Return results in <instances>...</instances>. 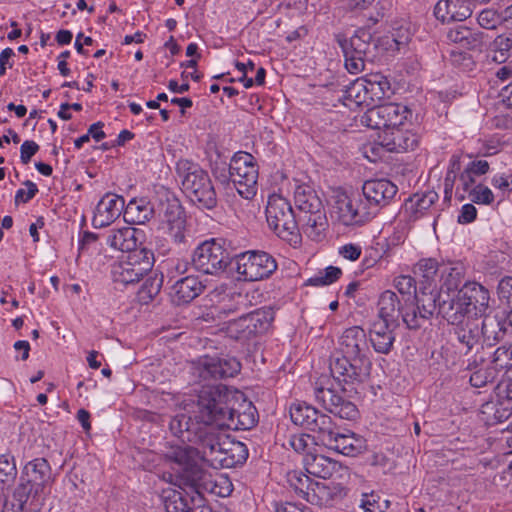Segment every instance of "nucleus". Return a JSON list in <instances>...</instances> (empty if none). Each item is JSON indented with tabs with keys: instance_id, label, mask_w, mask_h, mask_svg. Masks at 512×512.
Instances as JSON below:
<instances>
[{
	"instance_id": "nucleus-30",
	"label": "nucleus",
	"mask_w": 512,
	"mask_h": 512,
	"mask_svg": "<svg viewBox=\"0 0 512 512\" xmlns=\"http://www.w3.org/2000/svg\"><path fill=\"white\" fill-rule=\"evenodd\" d=\"M332 213L343 225H359L354 197H350L345 193H338L334 197Z\"/></svg>"
},
{
	"instance_id": "nucleus-61",
	"label": "nucleus",
	"mask_w": 512,
	"mask_h": 512,
	"mask_svg": "<svg viewBox=\"0 0 512 512\" xmlns=\"http://www.w3.org/2000/svg\"><path fill=\"white\" fill-rule=\"evenodd\" d=\"M494 378L493 373L486 369H479L473 372L470 376V383L472 386L480 388L485 386Z\"/></svg>"
},
{
	"instance_id": "nucleus-16",
	"label": "nucleus",
	"mask_w": 512,
	"mask_h": 512,
	"mask_svg": "<svg viewBox=\"0 0 512 512\" xmlns=\"http://www.w3.org/2000/svg\"><path fill=\"white\" fill-rule=\"evenodd\" d=\"M248 457V450L244 443L231 439H224L222 446L210 464L215 469L233 468L243 464Z\"/></svg>"
},
{
	"instance_id": "nucleus-52",
	"label": "nucleus",
	"mask_w": 512,
	"mask_h": 512,
	"mask_svg": "<svg viewBox=\"0 0 512 512\" xmlns=\"http://www.w3.org/2000/svg\"><path fill=\"white\" fill-rule=\"evenodd\" d=\"M402 319L409 329H418L429 320L421 311H418L417 305L406 306L402 311Z\"/></svg>"
},
{
	"instance_id": "nucleus-37",
	"label": "nucleus",
	"mask_w": 512,
	"mask_h": 512,
	"mask_svg": "<svg viewBox=\"0 0 512 512\" xmlns=\"http://www.w3.org/2000/svg\"><path fill=\"white\" fill-rule=\"evenodd\" d=\"M399 305L400 301L393 291H384L378 300V317L376 320L398 323Z\"/></svg>"
},
{
	"instance_id": "nucleus-22",
	"label": "nucleus",
	"mask_w": 512,
	"mask_h": 512,
	"mask_svg": "<svg viewBox=\"0 0 512 512\" xmlns=\"http://www.w3.org/2000/svg\"><path fill=\"white\" fill-rule=\"evenodd\" d=\"M143 235V231L130 226L113 228L107 232L106 243L112 249L130 254L131 251L139 250L138 245H142Z\"/></svg>"
},
{
	"instance_id": "nucleus-28",
	"label": "nucleus",
	"mask_w": 512,
	"mask_h": 512,
	"mask_svg": "<svg viewBox=\"0 0 512 512\" xmlns=\"http://www.w3.org/2000/svg\"><path fill=\"white\" fill-rule=\"evenodd\" d=\"M472 10L460 0H439L434 8V15L442 22L458 21L463 22L469 18Z\"/></svg>"
},
{
	"instance_id": "nucleus-51",
	"label": "nucleus",
	"mask_w": 512,
	"mask_h": 512,
	"mask_svg": "<svg viewBox=\"0 0 512 512\" xmlns=\"http://www.w3.org/2000/svg\"><path fill=\"white\" fill-rule=\"evenodd\" d=\"M494 370H509L512 368V345L501 346L496 349L492 359Z\"/></svg>"
},
{
	"instance_id": "nucleus-47",
	"label": "nucleus",
	"mask_w": 512,
	"mask_h": 512,
	"mask_svg": "<svg viewBox=\"0 0 512 512\" xmlns=\"http://www.w3.org/2000/svg\"><path fill=\"white\" fill-rule=\"evenodd\" d=\"M354 200L359 225H363L377 215L376 207L368 201L367 196H364L363 193L354 196Z\"/></svg>"
},
{
	"instance_id": "nucleus-57",
	"label": "nucleus",
	"mask_w": 512,
	"mask_h": 512,
	"mask_svg": "<svg viewBox=\"0 0 512 512\" xmlns=\"http://www.w3.org/2000/svg\"><path fill=\"white\" fill-rule=\"evenodd\" d=\"M160 291V283L155 279H147L139 290L141 301L148 302L152 300Z\"/></svg>"
},
{
	"instance_id": "nucleus-60",
	"label": "nucleus",
	"mask_w": 512,
	"mask_h": 512,
	"mask_svg": "<svg viewBox=\"0 0 512 512\" xmlns=\"http://www.w3.org/2000/svg\"><path fill=\"white\" fill-rule=\"evenodd\" d=\"M459 158L457 156H453L450 160V169L447 172V175L445 177L444 181V190H445V197L450 198L452 194L453 189V183L455 179V170L459 169Z\"/></svg>"
},
{
	"instance_id": "nucleus-45",
	"label": "nucleus",
	"mask_w": 512,
	"mask_h": 512,
	"mask_svg": "<svg viewBox=\"0 0 512 512\" xmlns=\"http://www.w3.org/2000/svg\"><path fill=\"white\" fill-rule=\"evenodd\" d=\"M512 34L498 35L490 44V56L492 61L496 63H504L511 54Z\"/></svg>"
},
{
	"instance_id": "nucleus-40",
	"label": "nucleus",
	"mask_w": 512,
	"mask_h": 512,
	"mask_svg": "<svg viewBox=\"0 0 512 512\" xmlns=\"http://www.w3.org/2000/svg\"><path fill=\"white\" fill-rule=\"evenodd\" d=\"M371 103L388 96L391 91L390 82L381 73H371L363 77Z\"/></svg>"
},
{
	"instance_id": "nucleus-17",
	"label": "nucleus",
	"mask_w": 512,
	"mask_h": 512,
	"mask_svg": "<svg viewBox=\"0 0 512 512\" xmlns=\"http://www.w3.org/2000/svg\"><path fill=\"white\" fill-rule=\"evenodd\" d=\"M319 440L327 447L346 456H356L364 449V442L360 437L354 433H339L333 422H331L329 433L320 436Z\"/></svg>"
},
{
	"instance_id": "nucleus-42",
	"label": "nucleus",
	"mask_w": 512,
	"mask_h": 512,
	"mask_svg": "<svg viewBox=\"0 0 512 512\" xmlns=\"http://www.w3.org/2000/svg\"><path fill=\"white\" fill-rule=\"evenodd\" d=\"M253 337L263 334L271 327L275 312L271 307H263L246 315Z\"/></svg>"
},
{
	"instance_id": "nucleus-10",
	"label": "nucleus",
	"mask_w": 512,
	"mask_h": 512,
	"mask_svg": "<svg viewBox=\"0 0 512 512\" xmlns=\"http://www.w3.org/2000/svg\"><path fill=\"white\" fill-rule=\"evenodd\" d=\"M412 115L411 110L400 103H386L369 108L361 122L372 129L392 130L402 126Z\"/></svg>"
},
{
	"instance_id": "nucleus-63",
	"label": "nucleus",
	"mask_w": 512,
	"mask_h": 512,
	"mask_svg": "<svg viewBox=\"0 0 512 512\" xmlns=\"http://www.w3.org/2000/svg\"><path fill=\"white\" fill-rule=\"evenodd\" d=\"M39 150V145L31 140H26L23 142L20 148V159L23 164H28L31 158L37 153Z\"/></svg>"
},
{
	"instance_id": "nucleus-26",
	"label": "nucleus",
	"mask_w": 512,
	"mask_h": 512,
	"mask_svg": "<svg viewBox=\"0 0 512 512\" xmlns=\"http://www.w3.org/2000/svg\"><path fill=\"white\" fill-rule=\"evenodd\" d=\"M459 292L474 316H481L485 313L490 295L484 286L477 282H467L459 289Z\"/></svg>"
},
{
	"instance_id": "nucleus-62",
	"label": "nucleus",
	"mask_w": 512,
	"mask_h": 512,
	"mask_svg": "<svg viewBox=\"0 0 512 512\" xmlns=\"http://www.w3.org/2000/svg\"><path fill=\"white\" fill-rule=\"evenodd\" d=\"M31 490L32 487L28 481L27 483H20L14 490L13 496L18 501V509L20 511H24V505L28 499Z\"/></svg>"
},
{
	"instance_id": "nucleus-9",
	"label": "nucleus",
	"mask_w": 512,
	"mask_h": 512,
	"mask_svg": "<svg viewBox=\"0 0 512 512\" xmlns=\"http://www.w3.org/2000/svg\"><path fill=\"white\" fill-rule=\"evenodd\" d=\"M277 267L275 258L265 251H246L236 257V272L245 281L267 279Z\"/></svg>"
},
{
	"instance_id": "nucleus-6",
	"label": "nucleus",
	"mask_w": 512,
	"mask_h": 512,
	"mask_svg": "<svg viewBox=\"0 0 512 512\" xmlns=\"http://www.w3.org/2000/svg\"><path fill=\"white\" fill-rule=\"evenodd\" d=\"M202 412L201 407V393L199 394L198 401L195 409V418L200 420V426L194 433L192 443L198 445L201 449L202 458L209 465L212 459L217 454L219 448L222 446L224 439H227L228 435L223 431L225 427H220L216 424L214 419H208L210 415L200 417Z\"/></svg>"
},
{
	"instance_id": "nucleus-18",
	"label": "nucleus",
	"mask_w": 512,
	"mask_h": 512,
	"mask_svg": "<svg viewBox=\"0 0 512 512\" xmlns=\"http://www.w3.org/2000/svg\"><path fill=\"white\" fill-rule=\"evenodd\" d=\"M163 206L161 218L163 228L175 243H184L186 241V219L181 205L173 201Z\"/></svg>"
},
{
	"instance_id": "nucleus-8",
	"label": "nucleus",
	"mask_w": 512,
	"mask_h": 512,
	"mask_svg": "<svg viewBox=\"0 0 512 512\" xmlns=\"http://www.w3.org/2000/svg\"><path fill=\"white\" fill-rule=\"evenodd\" d=\"M191 264L195 270L203 274L217 276L226 270L229 254L220 241L206 240L194 250Z\"/></svg>"
},
{
	"instance_id": "nucleus-59",
	"label": "nucleus",
	"mask_w": 512,
	"mask_h": 512,
	"mask_svg": "<svg viewBox=\"0 0 512 512\" xmlns=\"http://www.w3.org/2000/svg\"><path fill=\"white\" fill-rule=\"evenodd\" d=\"M23 184L27 187V190L19 189L16 192V195H15V203L16 204H18L20 202L27 203L32 198H34L35 195L38 193L37 185L35 183H33L32 181L26 180Z\"/></svg>"
},
{
	"instance_id": "nucleus-39",
	"label": "nucleus",
	"mask_w": 512,
	"mask_h": 512,
	"mask_svg": "<svg viewBox=\"0 0 512 512\" xmlns=\"http://www.w3.org/2000/svg\"><path fill=\"white\" fill-rule=\"evenodd\" d=\"M507 323L503 316H490L484 317L481 327V332L485 340L492 345L491 342H498L502 340L506 334Z\"/></svg>"
},
{
	"instance_id": "nucleus-4",
	"label": "nucleus",
	"mask_w": 512,
	"mask_h": 512,
	"mask_svg": "<svg viewBox=\"0 0 512 512\" xmlns=\"http://www.w3.org/2000/svg\"><path fill=\"white\" fill-rule=\"evenodd\" d=\"M176 171L181 178L183 192L199 207L212 209L217 204V195L208 172L197 163L180 159Z\"/></svg>"
},
{
	"instance_id": "nucleus-19",
	"label": "nucleus",
	"mask_w": 512,
	"mask_h": 512,
	"mask_svg": "<svg viewBox=\"0 0 512 512\" xmlns=\"http://www.w3.org/2000/svg\"><path fill=\"white\" fill-rule=\"evenodd\" d=\"M125 201L123 197L107 193L98 202L93 216V225L102 228L114 222L123 212Z\"/></svg>"
},
{
	"instance_id": "nucleus-46",
	"label": "nucleus",
	"mask_w": 512,
	"mask_h": 512,
	"mask_svg": "<svg viewBox=\"0 0 512 512\" xmlns=\"http://www.w3.org/2000/svg\"><path fill=\"white\" fill-rule=\"evenodd\" d=\"M227 334L230 338L239 341H246L251 339L253 335L247 316L243 315L238 319L229 322L227 326Z\"/></svg>"
},
{
	"instance_id": "nucleus-56",
	"label": "nucleus",
	"mask_w": 512,
	"mask_h": 512,
	"mask_svg": "<svg viewBox=\"0 0 512 512\" xmlns=\"http://www.w3.org/2000/svg\"><path fill=\"white\" fill-rule=\"evenodd\" d=\"M394 287L402 295H416V283L409 275H399L394 279Z\"/></svg>"
},
{
	"instance_id": "nucleus-2",
	"label": "nucleus",
	"mask_w": 512,
	"mask_h": 512,
	"mask_svg": "<svg viewBox=\"0 0 512 512\" xmlns=\"http://www.w3.org/2000/svg\"><path fill=\"white\" fill-rule=\"evenodd\" d=\"M338 344L341 356L331 360L330 372L340 385H349L353 389L370 375L372 362L367 335L361 327L353 326L344 330ZM343 390L348 389L343 387Z\"/></svg>"
},
{
	"instance_id": "nucleus-23",
	"label": "nucleus",
	"mask_w": 512,
	"mask_h": 512,
	"mask_svg": "<svg viewBox=\"0 0 512 512\" xmlns=\"http://www.w3.org/2000/svg\"><path fill=\"white\" fill-rule=\"evenodd\" d=\"M305 471L315 477L327 479L334 473L345 470L340 463L323 454L307 452L303 457Z\"/></svg>"
},
{
	"instance_id": "nucleus-32",
	"label": "nucleus",
	"mask_w": 512,
	"mask_h": 512,
	"mask_svg": "<svg viewBox=\"0 0 512 512\" xmlns=\"http://www.w3.org/2000/svg\"><path fill=\"white\" fill-rule=\"evenodd\" d=\"M154 214L152 204L145 198L132 199L124 206V219L131 224H144Z\"/></svg>"
},
{
	"instance_id": "nucleus-50",
	"label": "nucleus",
	"mask_w": 512,
	"mask_h": 512,
	"mask_svg": "<svg viewBox=\"0 0 512 512\" xmlns=\"http://www.w3.org/2000/svg\"><path fill=\"white\" fill-rule=\"evenodd\" d=\"M440 268L436 259L425 258L416 264L414 273L429 282L434 279Z\"/></svg>"
},
{
	"instance_id": "nucleus-7",
	"label": "nucleus",
	"mask_w": 512,
	"mask_h": 512,
	"mask_svg": "<svg viewBox=\"0 0 512 512\" xmlns=\"http://www.w3.org/2000/svg\"><path fill=\"white\" fill-rule=\"evenodd\" d=\"M258 166L253 155L237 152L229 164V177L239 195L251 199L257 192Z\"/></svg>"
},
{
	"instance_id": "nucleus-5",
	"label": "nucleus",
	"mask_w": 512,
	"mask_h": 512,
	"mask_svg": "<svg viewBox=\"0 0 512 512\" xmlns=\"http://www.w3.org/2000/svg\"><path fill=\"white\" fill-rule=\"evenodd\" d=\"M154 265V254L145 246L131 251L125 259L113 265L112 276L117 283L124 285L139 282Z\"/></svg>"
},
{
	"instance_id": "nucleus-13",
	"label": "nucleus",
	"mask_w": 512,
	"mask_h": 512,
	"mask_svg": "<svg viewBox=\"0 0 512 512\" xmlns=\"http://www.w3.org/2000/svg\"><path fill=\"white\" fill-rule=\"evenodd\" d=\"M290 417L295 425L301 426L307 430L318 433L320 436L327 435L331 427L332 419L330 416L320 413L316 408L306 402L293 403L290 406Z\"/></svg>"
},
{
	"instance_id": "nucleus-44",
	"label": "nucleus",
	"mask_w": 512,
	"mask_h": 512,
	"mask_svg": "<svg viewBox=\"0 0 512 512\" xmlns=\"http://www.w3.org/2000/svg\"><path fill=\"white\" fill-rule=\"evenodd\" d=\"M416 305L418 311L424 314V317L430 319L435 311L439 310L440 292L437 289H432L429 292L421 291L415 295Z\"/></svg>"
},
{
	"instance_id": "nucleus-20",
	"label": "nucleus",
	"mask_w": 512,
	"mask_h": 512,
	"mask_svg": "<svg viewBox=\"0 0 512 512\" xmlns=\"http://www.w3.org/2000/svg\"><path fill=\"white\" fill-rule=\"evenodd\" d=\"M379 143L388 152L401 153L414 150L418 146L419 138L412 131L398 127L382 131L379 134Z\"/></svg>"
},
{
	"instance_id": "nucleus-41",
	"label": "nucleus",
	"mask_w": 512,
	"mask_h": 512,
	"mask_svg": "<svg viewBox=\"0 0 512 512\" xmlns=\"http://www.w3.org/2000/svg\"><path fill=\"white\" fill-rule=\"evenodd\" d=\"M442 289L449 291L457 290L464 279V266L461 262L442 265L440 268Z\"/></svg>"
},
{
	"instance_id": "nucleus-48",
	"label": "nucleus",
	"mask_w": 512,
	"mask_h": 512,
	"mask_svg": "<svg viewBox=\"0 0 512 512\" xmlns=\"http://www.w3.org/2000/svg\"><path fill=\"white\" fill-rule=\"evenodd\" d=\"M17 476V468L14 457L10 454L0 456V483L10 486Z\"/></svg>"
},
{
	"instance_id": "nucleus-27",
	"label": "nucleus",
	"mask_w": 512,
	"mask_h": 512,
	"mask_svg": "<svg viewBox=\"0 0 512 512\" xmlns=\"http://www.w3.org/2000/svg\"><path fill=\"white\" fill-rule=\"evenodd\" d=\"M446 38L451 43L458 44L469 50H474L482 47L484 34L469 28L463 23H457L447 30Z\"/></svg>"
},
{
	"instance_id": "nucleus-54",
	"label": "nucleus",
	"mask_w": 512,
	"mask_h": 512,
	"mask_svg": "<svg viewBox=\"0 0 512 512\" xmlns=\"http://www.w3.org/2000/svg\"><path fill=\"white\" fill-rule=\"evenodd\" d=\"M313 444V438L304 433L291 435L287 441V445L297 453L305 454L311 452L309 449Z\"/></svg>"
},
{
	"instance_id": "nucleus-31",
	"label": "nucleus",
	"mask_w": 512,
	"mask_h": 512,
	"mask_svg": "<svg viewBox=\"0 0 512 512\" xmlns=\"http://www.w3.org/2000/svg\"><path fill=\"white\" fill-rule=\"evenodd\" d=\"M315 505L332 506L343 500L347 495V489L339 483H318L315 482Z\"/></svg>"
},
{
	"instance_id": "nucleus-15",
	"label": "nucleus",
	"mask_w": 512,
	"mask_h": 512,
	"mask_svg": "<svg viewBox=\"0 0 512 512\" xmlns=\"http://www.w3.org/2000/svg\"><path fill=\"white\" fill-rule=\"evenodd\" d=\"M165 509L167 512H212L198 491H193L192 494L178 490L170 491L165 496Z\"/></svg>"
},
{
	"instance_id": "nucleus-24",
	"label": "nucleus",
	"mask_w": 512,
	"mask_h": 512,
	"mask_svg": "<svg viewBox=\"0 0 512 512\" xmlns=\"http://www.w3.org/2000/svg\"><path fill=\"white\" fill-rule=\"evenodd\" d=\"M398 323H390L383 320H374L370 326L369 337L374 350L377 353L388 354L395 342L394 330Z\"/></svg>"
},
{
	"instance_id": "nucleus-11",
	"label": "nucleus",
	"mask_w": 512,
	"mask_h": 512,
	"mask_svg": "<svg viewBox=\"0 0 512 512\" xmlns=\"http://www.w3.org/2000/svg\"><path fill=\"white\" fill-rule=\"evenodd\" d=\"M240 369L241 364L234 357L205 355L193 362V373L202 380L234 377Z\"/></svg>"
},
{
	"instance_id": "nucleus-55",
	"label": "nucleus",
	"mask_w": 512,
	"mask_h": 512,
	"mask_svg": "<svg viewBox=\"0 0 512 512\" xmlns=\"http://www.w3.org/2000/svg\"><path fill=\"white\" fill-rule=\"evenodd\" d=\"M479 25L485 29H495L497 25L502 22L501 14L493 9L482 10L477 17Z\"/></svg>"
},
{
	"instance_id": "nucleus-33",
	"label": "nucleus",
	"mask_w": 512,
	"mask_h": 512,
	"mask_svg": "<svg viewBox=\"0 0 512 512\" xmlns=\"http://www.w3.org/2000/svg\"><path fill=\"white\" fill-rule=\"evenodd\" d=\"M341 92L342 95L339 97V100L346 107L352 108V105L360 106L365 104L368 106L371 104L363 77L354 80L349 86H345Z\"/></svg>"
},
{
	"instance_id": "nucleus-36",
	"label": "nucleus",
	"mask_w": 512,
	"mask_h": 512,
	"mask_svg": "<svg viewBox=\"0 0 512 512\" xmlns=\"http://www.w3.org/2000/svg\"><path fill=\"white\" fill-rule=\"evenodd\" d=\"M25 473L29 477L28 482L45 488L52 482L51 467L45 458H36L27 463Z\"/></svg>"
},
{
	"instance_id": "nucleus-14",
	"label": "nucleus",
	"mask_w": 512,
	"mask_h": 512,
	"mask_svg": "<svg viewBox=\"0 0 512 512\" xmlns=\"http://www.w3.org/2000/svg\"><path fill=\"white\" fill-rule=\"evenodd\" d=\"M316 401L328 412L338 416L341 419L354 420L358 416L356 405L344 399L334 389L325 387L317 383L314 388Z\"/></svg>"
},
{
	"instance_id": "nucleus-53",
	"label": "nucleus",
	"mask_w": 512,
	"mask_h": 512,
	"mask_svg": "<svg viewBox=\"0 0 512 512\" xmlns=\"http://www.w3.org/2000/svg\"><path fill=\"white\" fill-rule=\"evenodd\" d=\"M469 198L476 204L490 205L494 201V194L489 187L478 184L469 191Z\"/></svg>"
},
{
	"instance_id": "nucleus-64",
	"label": "nucleus",
	"mask_w": 512,
	"mask_h": 512,
	"mask_svg": "<svg viewBox=\"0 0 512 512\" xmlns=\"http://www.w3.org/2000/svg\"><path fill=\"white\" fill-rule=\"evenodd\" d=\"M477 217V209L473 204H465L462 206L461 211L458 215V223L468 224L473 222Z\"/></svg>"
},
{
	"instance_id": "nucleus-25",
	"label": "nucleus",
	"mask_w": 512,
	"mask_h": 512,
	"mask_svg": "<svg viewBox=\"0 0 512 512\" xmlns=\"http://www.w3.org/2000/svg\"><path fill=\"white\" fill-rule=\"evenodd\" d=\"M204 288L205 286L197 276L182 277L171 286V301L176 305L188 304L198 297Z\"/></svg>"
},
{
	"instance_id": "nucleus-35",
	"label": "nucleus",
	"mask_w": 512,
	"mask_h": 512,
	"mask_svg": "<svg viewBox=\"0 0 512 512\" xmlns=\"http://www.w3.org/2000/svg\"><path fill=\"white\" fill-rule=\"evenodd\" d=\"M453 334L458 348L465 354L470 352L479 341L478 325L474 322L467 321L465 323L454 325Z\"/></svg>"
},
{
	"instance_id": "nucleus-58",
	"label": "nucleus",
	"mask_w": 512,
	"mask_h": 512,
	"mask_svg": "<svg viewBox=\"0 0 512 512\" xmlns=\"http://www.w3.org/2000/svg\"><path fill=\"white\" fill-rule=\"evenodd\" d=\"M498 296L501 301L512 308V277H504L498 284Z\"/></svg>"
},
{
	"instance_id": "nucleus-21",
	"label": "nucleus",
	"mask_w": 512,
	"mask_h": 512,
	"mask_svg": "<svg viewBox=\"0 0 512 512\" xmlns=\"http://www.w3.org/2000/svg\"><path fill=\"white\" fill-rule=\"evenodd\" d=\"M397 191V186L387 179L367 180L362 186L363 195L367 196L368 201L378 212L389 205Z\"/></svg>"
},
{
	"instance_id": "nucleus-43",
	"label": "nucleus",
	"mask_w": 512,
	"mask_h": 512,
	"mask_svg": "<svg viewBox=\"0 0 512 512\" xmlns=\"http://www.w3.org/2000/svg\"><path fill=\"white\" fill-rule=\"evenodd\" d=\"M438 200L435 191H428L423 194H415L405 205L406 211L411 213L414 219L419 218Z\"/></svg>"
},
{
	"instance_id": "nucleus-3",
	"label": "nucleus",
	"mask_w": 512,
	"mask_h": 512,
	"mask_svg": "<svg viewBox=\"0 0 512 512\" xmlns=\"http://www.w3.org/2000/svg\"><path fill=\"white\" fill-rule=\"evenodd\" d=\"M200 417L214 419L220 427L230 430H249L257 423L256 408L251 402H244L241 405L242 410L235 409L232 405V399L221 386L205 387L201 390Z\"/></svg>"
},
{
	"instance_id": "nucleus-1",
	"label": "nucleus",
	"mask_w": 512,
	"mask_h": 512,
	"mask_svg": "<svg viewBox=\"0 0 512 512\" xmlns=\"http://www.w3.org/2000/svg\"><path fill=\"white\" fill-rule=\"evenodd\" d=\"M294 201L297 216L287 199L277 194L269 196L265 211L268 226L290 244L300 242V228L311 240H322L328 228V220L316 192L308 186H299Z\"/></svg>"
},
{
	"instance_id": "nucleus-38",
	"label": "nucleus",
	"mask_w": 512,
	"mask_h": 512,
	"mask_svg": "<svg viewBox=\"0 0 512 512\" xmlns=\"http://www.w3.org/2000/svg\"><path fill=\"white\" fill-rule=\"evenodd\" d=\"M287 480L290 487L298 494L299 497L309 503H315V483L311 481L309 476L300 471H292L287 475Z\"/></svg>"
},
{
	"instance_id": "nucleus-29",
	"label": "nucleus",
	"mask_w": 512,
	"mask_h": 512,
	"mask_svg": "<svg viewBox=\"0 0 512 512\" xmlns=\"http://www.w3.org/2000/svg\"><path fill=\"white\" fill-rule=\"evenodd\" d=\"M439 314L451 325H459L464 322L465 316L472 314L467 303L462 300L458 291L455 297L443 299L439 302Z\"/></svg>"
},
{
	"instance_id": "nucleus-49",
	"label": "nucleus",
	"mask_w": 512,
	"mask_h": 512,
	"mask_svg": "<svg viewBox=\"0 0 512 512\" xmlns=\"http://www.w3.org/2000/svg\"><path fill=\"white\" fill-rule=\"evenodd\" d=\"M341 275L342 271L340 268L329 266L311 277L308 283L313 286H327L337 281Z\"/></svg>"
},
{
	"instance_id": "nucleus-12",
	"label": "nucleus",
	"mask_w": 512,
	"mask_h": 512,
	"mask_svg": "<svg viewBox=\"0 0 512 512\" xmlns=\"http://www.w3.org/2000/svg\"><path fill=\"white\" fill-rule=\"evenodd\" d=\"M345 67L351 74H358L365 68V60L371 53L372 35L369 31L358 30L349 40L341 43Z\"/></svg>"
},
{
	"instance_id": "nucleus-34",
	"label": "nucleus",
	"mask_w": 512,
	"mask_h": 512,
	"mask_svg": "<svg viewBox=\"0 0 512 512\" xmlns=\"http://www.w3.org/2000/svg\"><path fill=\"white\" fill-rule=\"evenodd\" d=\"M200 426V420L195 418V411L193 417L185 414H178L171 418L169 422V429L172 434L180 438L183 442H192L194 433Z\"/></svg>"
}]
</instances>
